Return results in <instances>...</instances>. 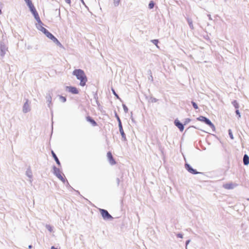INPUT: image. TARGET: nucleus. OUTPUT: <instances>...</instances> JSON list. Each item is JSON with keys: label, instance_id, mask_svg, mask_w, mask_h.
Returning <instances> with one entry per match:
<instances>
[{"label": "nucleus", "instance_id": "nucleus-1", "mask_svg": "<svg viewBox=\"0 0 249 249\" xmlns=\"http://www.w3.org/2000/svg\"><path fill=\"white\" fill-rule=\"evenodd\" d=\"M72 74L75 75L77 79L80 81V85L84 87L88 81L87 77L84 71L81 69H76L73 71Z\"/></svg>", "mask_w": 249, "mask_h": 249}, {"label": "nucleus", "instance_id": "nucleus-2", "mask_svg": "<svg viewBox=\"0 0 249 249\" xmlns=\"http://www.w3.org/2000/svg\"><path fill=\"white\" fill-rule=\"evenodd\" d=\"M238 184L233 182H229L223 185V187L226 190H232L238 186Z\"/></svg>", "mask_w": 249, "mask_h": 249}, {"label": "nucleus", "instance_id": "nucleus-3", "mask_svg": "<svg viewBox=\"0 0 249 249\" xmlns=\"http://www.w3.org/2000/svg\"><path fill=\"white\" fill-rule=\"evenodd\" d=\"M46 36L47 37H48L49 38L51 39L53 42L55 43L57 45H58L59 46H62V44L58 41V40L49 32L48 33H47V34L46 35Z\"/></svg>", "mask_w": 249, "mask_h": 249}, {"label": "nucleus", "instance_id": "nucleus-4", "mask_svg": "<svg viewBox=\"0 0 249 249\" xmlns=\"http://www.w3.org/2000/svg\"><path fill=\"white\" fill-rule=\"evenodd\" d=\"M197 120L199 121H201V122H205L206 124L209 125L212 128L214 127V125L211 122V121L209 119H208L207 118H206L204 116H199V117L197 118Z\"/></svg>", "mask_w": 249, "mask_h": 249}, {"label": "nucleus", "instance_id": "nucleus-5", "mask_svg": "<svg viewBox=\"0 0 249 249\" xmlns=\"http://www.w3.org/2000/svg\"><path fill=\"white\" fill-rule=\"evenodd\" d=\"M100 212L102 217L104 219H108L112 218L111 215L108 213V212L107 210L104 209H100Z\"/></svg>", "mask_w": 249, "mask_h": 249}, {"label": "nucleus", "instance_id": "nucleus-6", "mask_svg": "<svg viewBox=\"0 0 249 249\" xmlns=\"http://www.w3.org/2000/svg\"><path fill=\"white\" fill-rule=\"evenodd\" d=\"M118 121H119V127L120 132L121 133V134L122 137L123 138V139L124 140H126L125 135V133H124V130H123V126H122V125L121 122V120H120V118L119 117L118 118Z\"/></svg>", "mask_w": 249, "mask_h": 249}, {"label": "nucleus", "instance_id": "nucleus-7", "mask_svg": "<svg viewBox=\"0 0 249 249\" xmlns=\"http://www.w3.org/2000/svg\"><path fill=\"white\" fill-rule=\"evenodd\" d=\"M28 6H29V7L30 8V11L32 12V13L34 15L35 17L36 18L37 17L38 18V13H37V11H36V9L35 7H34L33 4L30 3V4Z\"/></svg>", "mask_w": 249, "mask_h": 249}, {"label": "nucleus", "instance_id": "nucleus-8", "mask_svg": "<svg viewBox=\"0 0 249 249\" xmlns=\"http://www.w3.org/2000/svg\"><path fill=\"white\" fill-rule=\"evenodd\" d=\"M66 89L69 92L72 93V94H78L79 93L78 89L75 87L68 86L66 87Z\"/></svg>", "mask_w": 249, "mask_h": 249}, {"label": "nucleus", "instance_id": "nucleus-9", "mask_svg": "<svg viewBox=\"0 0 249 249\" xmlns=\"http://www.w3.org/2000/svg\"><path fill=\"white\" fill-rule=\"evenodd\" d=\"M107 158H108L109 163L111 165H114L116 163V161L114 160L112 155L110 152H107Z\"/></svg>", "mask_w": 249, "mask_h": 249}, {"label": "nucleus", "instance_id": "nucleus-10", "mask_svg": "<svg viewBox=\"0 0 249 249\" xmlns=\"http://www.w3.org/2000/svg\"><path fill=\"white\" fill-rule=\"evenodd\" d=\"M185 168L190 173L193 174H197L198 173L196 170L193 169L188 164H185Z\"/></svg>", "mask_w": 249, "mask_h": 249}, {"label": "nucleus", "instance_id": "nucleus-11", "mask_svg": "<svg viewBox=\"0 0 249 249\" xmlns=\"http://www.w3.org/2000/svg\"><path fill=\"white\" fill-rule=\"evenodd\" d=\"M175 124L178 128L180 131H183L184 130V126L181 123H180L179 121L176 120L175 121Z\"/></svg>", "mask_w": 249, "mask_h": 249}, {"label": "nucleus", "instance_id": "nucleus-12", "mask_svg": "<svg viewBox=\"0 0 249 249\" xmlns=\"http://www.w3.org/2000/svg\"><path fill=\"white\" fill-rule=\"evenodd\" d=\"M87 121L89 122L93 126H96L97 125L96 122L92 119L90 116H87L86 117Z\"/></svg>", "mask_w": 249, "mask_h": 249}, {"label": "nucleus", "instance_id": "nucleus-13", "mask_svg": "<svg viewBox=\"0 0 249 249\" xmlns=\"http://www.w3.org/2000/svg\"><path fill=\"white\" fill-rule=\"evenodd\" d=\"M243 162L245 165H248L249 164V157L247 155L244 156Z\"/></svg>", "mask_w": 249, "mask_h": 249}, {"label": "nucleus", "instance_id": "nucleus-14", "mask_svg": "<svg viewBox=\"0 0 249 249\" xmlns=\"http://www.w3.org/2000/svg\"><path fill=\"white\" fill-rule=\"evenodd\" d=\"M55 173L56 175V176L59 178L61 180H63L64 179L63 178V176L62 175L61 172H60V171L56 169L55 170Z\"/></svg>", "mask_w": 249, "mask_h": 249}, {"label": "nucleus", "instance_id": "nucleus-15", "mask_svg": "<svg viewBox=\"0 0 249 249\" xmlns=\"http://www.w3.org/2000/svg\"><path fill=\"white\" fill-rule=\"evenodd\" d=\"M51 153H52L53 157V158H54V160H55V161L56 162V163L58 165H60V161H59L58 159L57 158V156H56L55 154L54 153V152L53 151H52Z\"/></svg>", "mask_w": 249, "mask_h": 249}, {"label": "nucleus", "instance_id": "nucleus-16", "mask_svg": "<svg viewBox=\"0 0 249 249\" xmlns=\"http://www.w3.org/2000/svg\"><path fill=\"white\" fill-rule=\"evenodd\" d=\"M28 108H29V104L28 103V101H26V103L24 104V107H23V111L24 112H27L28 111Z\"/></svg>", "mask_w": 249, "mask_h": 249}, {"label": "nucleus", "instance_id": "nucleus-17", "mask_svg": "<svg viewBox=\"0 0 249 249\" xmlns=\"http://www.w3.org/2000/svg\"><path fill=\"white\" fill-rule=\"evenodd\" d=\"M154 6V3L153 1H151L148 5V7L150 9H152Z\"/></svg>", "mask_w": 249, "mask_h": 249}, {"label": "nucleus", "instance_id": "nucleus-18", "mask_svg": "<svg viewBox=\"0 0 249 249\" xmlns=\"http://www.w3.org/2000/svg\"><path fill=\"white\" fill-rule=\"evenodd\" d=\"M229 136H230V137L231 139V140H233V139H234V137H233V134H232V131H231V129H230V130H229Z\"/></svg>", "mask_w": 249, "mask_h": 249}, {"label": "nucleus", "instance_id": "nucleus-19", "mask_svg": "<svg viewBox=\"0 0 249 249\" xmlns=\"http://www.w3.org/2000/svg\"><path fill=\"white\" fill-rule=\"evenodd\" d=\"M152 42L158 47L159 48V46L158 45V44L159 43V41L158 39H154L152 40Z\"/></svg>", "mask_w": 249, "mask_h": 249}, {"label": "nucleus", "instance_id": "nucleus-20", "mask_svg": "<svg viewBox=\"0 0 249 249\" xmlns=\"http://www.w3.org/2000/svg\"><path fill=\"white\" fill-rule=\"evenodd\" d=\"M41 31L45 35L47 34V33L49 32V31L45 28H43Z\"/></svg>", "mask_w": 249, "mask_h": 249}, {"label": "nucleus", "instance_id": "nucleus-21", "mask_svg": "<svg viewBox=\"0 0 249 249\" xmlns=\"http://www.w3.org/2000/svg\"><path fill=\"white\" fill-rule=\"evenodd\" d=\"M192 105L193 106V107L195 108V109H197L198 108V106L197 105V104L194 102H192Z\"/></svg>", "mask_w": 249, "mask_h": 249}, {"label": "nucleus", "instance_id": "nucleus-22", "mask_svg": "<svg viewBox=\"0 0 249 249\" xmlns=\"http://www.w3.org/2000/svg\"><path fill=\"white\" fill-rule=\"evenodd\" d=\"M188 23H189V26H190V27L192 28H193V25L192 21L191 20H190V19H188Z\"/></svg>", "mask_w": 249, "mask_h": 249}, {"label": "nucleus", "instance_id": "nucleus-23", "mask_svg": "<svg viewBox=\"0 0 249 249\" xmlns=\"http://www.w3.org/2000/svg\"><path fill=\"white\" fill-rule=\"evenodd\" d=\"M60 99L61 100V101L63 102H65L66 101V98L65 97H63V96H60Z\"/></svg>", "mask_w": 249, "mask_h": 249}, {"label": "nucleus", "instance_id": "nucleus-24", "mask_svg": "<svg viewBox=\"0 0 249 249\" xmlns=\"http://www.w3.org/2000/svg\"><path fill=\"white\" fill-rule=\"evenodd\" d=\"M28 5H29L30 3H32V1L31 0H24Z\"/></svg>", "mask_w": 249, "mask_h": 249}, {"label": "nucleus", "instance_id": "nucleus-25", "mask_svg": "<svg viewBox=\"0 0 249 249\" xmlns=\"http://www.w3.org/2000/svg\"><path fill=\"white\" fill-rule=\"evenodd\" d=\"M120 0H114V2L116 4H118L119 2H120Z\"/></svg>", "mask_w": 249, "mask_h": 249}, {"label": "nucleus", "instance_id": "nucleus-26", "mask_svg": "<svg viewBox=\"0 0 249 249\" xmlns=\"http://www.w3.org/2000/svg\"><path fill=\"white\" fill-rule=\"evenodd\" d=\"M112 92H113V94H114L116 97H118V95L116 93V92H115V90H114L113 89H112Z\"/></svg>", "mask_w": 249, "mask_h": 249}, {"label": "nucleus", "instance_id": "nucleus-27", "mask_svg": "<svg viewBox=\"0 0 249 249\" xmlns=\"http://www.w3.org/2000/svg\"><path fill=\"white\" fill-rule=\"evenodd\" d=\"M177 236H178V237H179V238H182L183 237V235H182L181 234H180V233L178 234H177Z\"/></svg>", "mask_w": 249, "mask_h": 249}, {"label": "nucleus", "instance_id": "nucleus-28", "mask_svg": "<svg viewBox=\"0 0 249 249\" xmlns=\"http://www.w3.org/2000/svg\"><path fill=\"white\" fill-rule=\"evenodd\" d=\"M236 114H237V115H239V117H240V113L239 111L238 110H237L236 111Z\"/></svg>", "mask_w": 249, "mask_h": 249}, {"label": "nucleus", "instance_id": "nucleus-29", "mask_svg": "<svg viewBox=\"0 0 249 249\" xmlns=\"http://www.w3.org/2000/svg\"><path fill=\"white\" fill-rule=\"evenodd\" d=\"M65 1L68 4H71V0H65Z\"/></svg>", "mask_w": 249, "mask_h": 249}, {"label": "nucleus", "instance_id": "nucleus-30", "mask_svg": "<svg viewBox=\"0 0 249 249\" xmlns=\"http://www.w3.org/2000/svg\"><path fill=\"white\" fill-rule=\"evenodd\" d=\"M51 249H58L55 248L54 247H53V246H52V247H51Z\"/></svg>", "mask_w": 249, "mask_h": 249}, {"label": "nucleus", "instance_id": "nucleus-31", "mask_svg": "<svg viewBox=\"0 0 249 249\" xmlns=\"http://www.w3.org/2000/svg\"><path fill=\"white\" fill-rule=\"evenodd\" d=\"M29 248H30V249L32 248V246L31 245L29 246Z\"/></svg>", "mask_w": 249, "mask_h": 249}, {"label": "nucleus", "instance_id": "nucleus-32", "mask_svg": "<svg viewBox=\"0 0 249 249\" xmlns=\"http://www.w3.org/2000/svg\"><path fill=\"white\" fill-rule=\"evenodd\" d=\"M1 14V10L0 9V14Z\"/></svg>", "mask_w": 249, "mask_h": 249}]
</instances>
